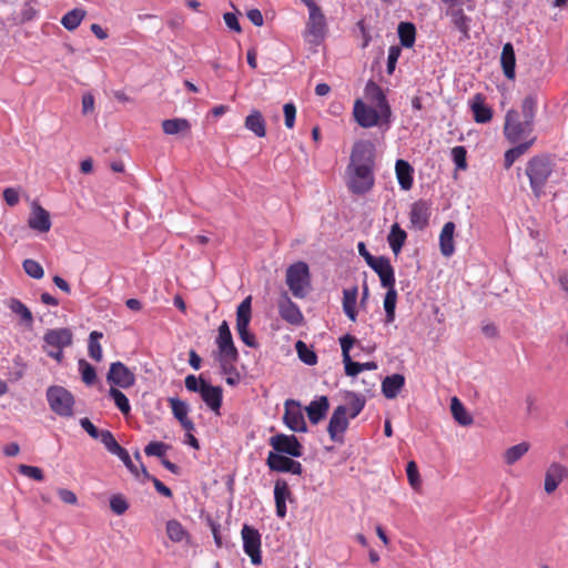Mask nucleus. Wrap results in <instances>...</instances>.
I'll list each match as a JSON object with an SVG mask.
<instances>
[{
    "label": "nucleus",
    "instance_id": "nucleus-27",
    "mask_svg": "<svg viewBox=\"0 0 568 568\" xmlns=\"http://www.w3.org/2000/svg\"><path fill=\"white\" fill-rule=\"evenodd\" d=\"M278 313L285 322L292 325H300L303 322V314L301 310L287 296L278 304Z\"/></svg>",
    "mask_w": 568,
    "mask_h": 568
},
{
    "label": "nucleus",
    "instance_id": "nucleus-16",
    "mask_svg": "<svg viewBox=\"0 0 568 568\" xmlns=\"http://www.w3.org/2000/svg\"><path fill=\"white\" fill-rule=\"evenodd\" d=\"M106 379L113 386L129 388L134 385L135 375L122 362H114L110 365Z\"/></svg>",
    "mask_w": 568,
    "mask_h": 568
},
{
    "label": "nucleus",
    "instance_id": "nucleus-19",
    "mask_svg": "<svg viewBox=\"0 0 568 568\" xmlns=\"http://www.w3.org/2000/svg\"><path fill=\"white\" fill-rule=\"evenodd\" d=\"M103 445L109 453L118 456L122 460L131 474H133L135 477H139V468L133 464L129 452L119 445L113 435H104Z\"/></svg>",
    "mask_w": 568,
    "mask_h": 568
},
{
    "label": "nucleus",
    "instance_id": "nucleus-1",
    "mask_svg": "<svg viewBox=\"0 0 568 568\" xmlns=\"http://www.w3.org/2000/svg\"><path fill=\"white\" fill-rule=\"evenodd\" d=\"M375 146L369 141L354 143L346 169L347 187L356 195L368 193L375 184Z\"/></svg>",
    "mask_w": 568,
    "mask_h": 568
},
{
    "label": "nucleus",
    "instance_id": "nucleus-26",
    "mask_svg": "<svg viewBox=\"0 0 568 568\" xmlns=\"http://www.w3.org/2000/svg\"><path fill=\"white\" fill-rule=\"evenodd\" d=\"M328 409H329V402L326 396H320L317 399L312 400L305 407L307 417L313 425H316L322 419H324Z\"/></svg>",
    "mask_w": 568,
    "mask_h": 568
},
{
    "label": "nucleus",
    "instance_id": "nucleus-51",
    "mask_svg": "<svg viewBox=\"0 0 568 568\" xmlns=\"http://www.w3.org/2000/svg\"><path fill=\"white\" fill-rule=\"evenodd\" d=\"M141 473L143 475V477L148 480H151L154 485V488L155 490L165 496V497H172V490L165 486L160 479H158L156 477L152 476L145 468V466L143 464H141Z\"/></svg>",
    "mask_w": 568,
    "mask_h": 568
},
{
    "label": "nucleus",
    "instance_id": "nucleus-18",
    "mask_svg": "<svg viewBox=\"0 0 568 568\" xmlns=\"http://www.w3.org/2000/svg\"><path fill=\"white\" fill-rule=\"evenodd\" d=\"M202 382L201 398L206 406L216 415H220V409L223 403V389L221 386H213L206 381Z\"/></svg>",
    "mask_w": 568,
    "mask_h": 568
},
{
    "label": "nucleus",
    "instance_id": "nucleus-14",
    "mask_svg": "<svg viewBox=\"0 0 568 568\" xmlns=\"http://www.w3.org/2000/svg\"><path fill=\"white\" fill-rule=\"evenodd\" d=\"M353 114L362 128H373L383 122L382 112L377 108L365 104L362 100L354 103Z\"/></svg>",
    "mask_w": 568,
    "mask_h": 568
},
{
    "label": "nucleus",
    "instance_id": "nucleus-48",
    "mask_svg": "<svg viewBox=\"0 0 568 568\" xmlns=\"http://www.w3.org/2000/svg\"><path fill=\"white\" fill-rule=\"evenodd\" d=\"M346 397L349 399V418H355L365 407V398L354 392H347Z\"/></svg>",
    "mask_w": 568,
    "mask_h": 568
},
{
    "label": "nucleus",
    "instance_id": "nucleus-55",
    "mask_svg": "<svg viewBox=\"0 0 568 568\" xmlns=\"http://www.w3.org/2000/svg\"><path fill=\"white\" fill-rule=\"evenodd\" d=\"M452 159L457 170L467 169V151L465 146L458 145L452 149Z\"/></svg>",
    "mask_w": 568,
    "mask_h": 568
},
{
    "label": "nucleus",
    "instance_id": "nucleus-39",
    "mask_svg": "<svg viewBox=\"0 0 568 568\" xmlns=\"http://www.w3.org/2000/svg\"><path fill=\"white\" fill-rule=\"evenodd\" d=\"M450 410L454 419L462 426H469L473 424L474 419L466 410L463 403L457 398L453 397L450 402Z\"/></svg>",
    "mask_w": 568,
    "mask_h": 568
},
{
    "label": "nucleus",
    "instance_id": "nucleus-61",
    "mask_svg": "<svg viewBox=\"0 0 568 568\" xmlns=\"http://www.w3.org/2000/svg\"><path fill=\"white\" fill-rule=\"evenodd\" d=\"M283 111L285 118V125L287 129H292L295 123L296 108L292 102H290L284 104Z\"/></svg>",
    "mask_w": 568,
    "mask_h": 568
},
{
    "label": "nucleus",
    "instance_id": "nucleus-24",
    "mask_svg": "<svg viewBox=\"0 0 568 568\" xmlns=\"http://www.w3.org/2000/svg\"><path fill=\"white\" fill-rule=\"evenodd\" d=\"M429 216L430 206L426 201L419 200L413 203L409 220L414 227L424 230L428 225Z\"/></svg>",
    "mask_w": 568,
    "mask_h": 568
},
{
    "label": "nucleus",
    "instance_id": "nucleus-40",
    "mask_svg": "<svg viewBox=\"0 0 568 568\" xmlns=\"http://www.w3.org/2000/svg\"><path fill=\"white\" fill-rule=\"evenodd\" d=\"M87 11L81 8H74L70 11H68L62 18H61V24L67 29L68 31L75 30L82 20L85 18Z\"/></svg>",
    "mask_w": 568,
    "mask_h": 568
},
{
    "label": "nucleus",
    "instance_id": "nucleus-59",
    "mask_svg": "<svg viewBox=\"0 0 568 568\" xmlns=\"http://www.w3.org/2000/svg\"><path fill=\"white\" fill-rule=\"evenodd\" d=\"M406 474L410 486L415 489L418 488L420 486V478L418 467L414 460L408 462L406 466Z\"/></svg>",
    "mask_w": 568,
    "mask_h": 568
},
{
    "label": "nucleus",
    "instance_id": "nucleus-62",
    "mask_svg": "<svg viewBox=\"0 0 568 568\" xmlns=\"http://www.w3.org/2000/svg\"><path fill=\"white\" fill-rule=\"evenodd\" d=\"M400 55V48L396 45H392L388 50L387 57V72L392 74L395 70L397 60Z\"/></svg>",
    "mask_w": 568,
    "mask_h": 568
},
{
    "label": "nucleus",
    "instance_id": "nucleus-37",
    "mask_svg": "<svg viewBox=\"0 0 568 568\" xmlns=\"http://www.w3.org/2000/svg\"><path fill=\"white\" fill-rule=\"evenodd\" d=\"M245 128L258 138H263L266 134L265 120L260 111H253L246 116Z\"/></svg>",
    "mask_w": 568,
    "mask_h": 568
},
{
    "label": "nucleus",
    "instance_id": "nucleus-58",
    "mask_svg": "<svg viewBox=\"0 0 568 568\" xmlns=\"http://www.w3.org/2000/svg\"><path fill=\"white\" fill-rule=\"evenodd\" d=\"M18 471L21 475L32 478L37 481H42L44 479L43 470L37 466H29L22 464L18 467Z\"/></svg>",
    "mask_w": 568,
    "mask_h": 568
},
{
    "label": "nucleus",
    "instance_id": "nucleus-22",
    "mask_svg": "<svg viewBox=\"0 0 568 568\" xmlns=\"http://www.w3.org/2000/svg\"><path fill=\"white\" fill-rule=\"evenodd\" d=\"M28 225L30 229L41 233L49 232L51 229V220L49 212L37 202H33L31 213L28 220Z\"/></svg>",
    "mask_w": 568,
    "mask_h": 568
},
{
    "label": "nucleus",
    "instance_id": "nucleus-32",
    "mask_svg": "<svg viewBox=\"0 0 568 568\" xmlns=\"http://www.w3.org/2000/svg\"><path fill=\"white\" fill-rule=\"evenodd\" d=\"M500 63H501L505 77L509 80H513L516 74V72H515L516 55H515L514 47L510 42L505 43L503 47Z\"/></svg>",
    "mask_w": 568,
    "mask_h": 568
},
{
    "label": "nucleus",
    "instance_id": "nucleus-30",
    "mask_svg": "<svg viewBox=\"0 0 568 568\" xmlns=\"http://www.w3.org/2000/svg\"><path fill=\"white\" fill-rule=\"evenodd\" d=\"M455 223L454 222H446L440 231L439 234V248L440 253L445 257H449L455 252V244H454V232H455Z\"/></svg>",
    "mask_w": 568,
    "mask_h": 568
},
{
    "label": "nucleus",
    "instance_id": "nucleus-52",
    "mask_svg": "<svg viewBox=\"0 0 568 568\" xmlns=\"http://www.w3.org/2000/svg\"><path fill=\"white\" fill-rule=\"evenodd\" d=\"M79 369H80L83 383H85L87 385L94 384V382L97 379V372H95V368L91 364H89L85 359H80L79 361Z\"/></svg>",
    "mask_w": 568,
    "mask_h": 568
},
{
    "label": "nucleus",
    "instance_id": "nucleus-21",
    "mask_svg": "<svg viewBox=\"0 0 568 568\" xmlns=\"http://www.w3.org/2000/svg\"><path fill=\"white\" fill-rule=\"evenodd\" d=\"M293 494L288 487V484L285 479L278 478L274 484V500L276 508V516L278 518H285L287 508L286 501H292Z\"/></svg>",
    "mask_w": 568,
    "mask_h": 568
},
{
    "label": "nucleus",
    "instance_id": "nucleus-4",
    "mask_svg": "<svg viewBox=\"0 0 568 568\" xmlns=\"http://www.w3.org/2000/svg\"><path fill=\"white\" fill-rule=\"evenodd\" d=\"M286 284L292 294L303 298L310 287V268L305 262H296L286 270Z\"/></svg>",
    "mask_w": 568,
    "mask_h": 568
},
{
    "label": "nucleus",
    "instance_id": "nucleus-49",
    "mask_svg": "<svg viewBox=\"0 0 568 568\" xmlns=\"http://www.w3.org/2000/svg\"><path fill=\"white\" fill-rule=\"evenodd\" d=\"M80 425L93 439H100L102 444L104 435H113L108 429L99 430L88 417L81 418Z\"/></svg>",
    "mask_w": 568,
    "mask_h": 568
},
{
    "label": "nucleus",
    "instance_id": "nucleus-64",
    "mask_svg": "<svg viewBox=\"0 0 568 568\" xmlns=\"http://www.w3.org/2000/svg\"><path fill=\"white\" fill-rule=\"evenodd\" d=\"M58 496L59 498L64 503V504H68V505H75L78 503V497L77 495L70 490V489H67V488H59L58 489Z\"/></svg>",
    "mask_w": 568,
    "mask_h": 568
},
{
    "label": "nucleus",
    "instance_id": "nucleus-28",
    "mask_svg": "<svg viewBox=\"0 0 568 568\" xmlns=\"http://www.w3.org/2000/svg\"><path fill=\"white\" fill-rule=\"evenodd\" d=\"M395 172L400 189L410 190L414 183L413 166L406 160L399 159L395 163Z\"/></svg>",
    "mask_w": 568,
    "mask_h": 568
},
{
    "label": "nucleus",
    "instance_id": "nucleus-6",
    "mask_svg": "<svg viewBox=\"0 0 568 568\" xmlns=\"http://www.w3.org/2000/svg\"><path fill=\"white\" fill-rule=\"evenodd\" d=\"M327 34L326 18L321 9L308 10V19L303 32L305 41L314 47H318Z\"/></svg>",
    "mask_w": 568,
    "mask_h": 568
},
{
    "label": "nucleus",
    "instance_id": "nucleus-57",
    "mask_svg": "<svg viewBox=\"0 0 568 568\" xmlns=\"http://www.w3.org/2000/svg\"><path fill=\"white\" fill-rule=\"evenodd\" d=\"M169 448L170 446L162 442H151L145 446L144 453L148 456L163 458Z\"/></svg>",
    "mask_w": 568,
    "mask_h": 568
},
{
    "label": "nucleus",
    "instance_id": "nucleus-5",
    "mask_svg": "<svg viewBox=\"0 0 568 568\" xmlns=\"http://www.w3.org/2000/svg\"><path fill=\"white\" fill-rule=\"evenodd\" d=\"M47 400L53 413L61 417L73 415L74 396L67 388L58 385L47 389Z\"/></svg>",
    "mask_w": 568,
    "mask_h": 568
},
{
    "label": "nucleus",
    "instance_id": "nucleus-25",
    "mask_svg": "<svg viewBox=\"0 0 568 568\" xmlns=\"http://www.w3.org/2000/svg\"><path fill=\"white\" fill-rule=\"evenodd\" d=\"M485 101L486 98L481 93L475 94L469 100V106L477 123H487L493 118V110Z\"/></svg>",
    "mask_w": 568,
    "mask_h": 568
},
{
    "label": "nucleus",
    "instance_id": "nucleus-42",
    "mask_svg": "<svg viewBox=\"0 0 568 568\" xmlns=\"http://www.w3.org/2000/svg\"><path fill=\"white\" fill-rule=\"evenodd\" d=\"M530 448V444L521 442L506 449L504 453V460L507 465L517 463Z\"/></svg>",
    "mask_w": 568,
    "mask_h": 568
},
{
    "label": "nucleus",
    "instance_id": "nucleus-2",
    "mask_svg": "<svg viewBox=\"0 0 568 568\" xmlns=\"http://www.w3.org/2000/svg\"><path fill=\"white\" fill-rule=\"evenodd\" d=\"M538 108L536 93L527 94L520 109H510L505 115L504 135L513 144L529 140L534 132L535 118Z\"/></svg>",
    "mask_w": 568,
    "mask_h": 568
},
{
    "label": "nucleus",
    "instance_id": "nucleus-29",
    "mask_svg": "<svg viewBox=\"0 0 568 568\" xmlns=\"http://www.w3.org/2000/svg\"><path fill=\"white\" fill-rule=\"evenodd\" d=\"M447 16L450 17L454 27L462 33V40L470 38V21L471 19L464 13L462 8H450L447 10Z\"/></svg>",
    "mask_w": 568,
    "mask_h": 568
},
{
    "label": "nucleus",
    "instance_id": "nucleus-35",
    "mask_svg": "<svg viewBox=\"0 0 568 568\" xmlns=\"http://www.w3.org/2000/svg\"><path fill=\"white\" fill-rule=\"evenodd\" d=\"M8 307L12 313L18 315L21 320V323L27 327H32L33 324V315L31 311L18 298L12 297L8 302Z\"/></svg>",
    "mask_w": 568,
    "mask_h": 568
},
{
    "label": "nucleus",
    "instance_id": "nucleus-38",
    "mask_svg": "<svg viewBox=\"0 0 568 568\" xmlns=\"http://www.w3.org/2000/svg\"><path fill=\"white\" fill-rule=\"evenodd\" d=\"M162 130L168 135L185 133L191 130V123L183 118L168 119L162 122Z\"/></svg>",
    "mask_w": 568,
    "mask_h": 568
},
{
    "label": "nucleus",
    "instance_id": "nucleus-23",
    "mask_svg": "<svg viewBox=\"0 0 568 568\" xmlns=\"http://www.w3.org/2000/svg\"><path fill=\"white\" fill-rule=\"evenodd\" d=\"M72 332L67 327L49 329L43 336L44 346L51 348L68 347L72 344Z\"/></svg>",
    "mask_w": 568,
    "mask_h": 568
},
{
    "label": "nucleus",
    "instance_id": "nucleus-60",
    "mask_svg": "<svg viewBox=\"0 0 568 568\" xmlns=\"http://www.w3.org/2000/svg\"><path fill=\"white\" fill-rule=\"evenodd\" d=\"M219 335L216 337V345L233 341L232 333L226 321H223L219 326Z\"/></svg>",
    "mask_w": 568,
    "mask_h": 568
},
{
    "label": "nucleus",
    "instance_id": "nucleus-17",
    "mask_svg": "<svg viewBox=\"0 0 568 568\" xmlns=\"http://www.w3.org/2000/svg\"><path fill=\"white\" fill-rule=\"evenodd\" d=\"M566 478H568V468L560 463H551L545 474V491L552 494Z\"/></svg>",
    "mask_w": 568,
    "mask_h": 568
},
{
    "label": "nucleus",
    "instance_id": "nucleus-15",
    "mask_svg": "<svg viewBox=\"0 0 568 568\" xmlns=\"http://www.w3.org/2000/svg\"><path fill=\"white\" fill-rule=\"evenodd\" d=\"M346 414L347 407L339 405L334 409L329 418L327 432L333 442L343 443V434L347 430L349 424Z\"/></svg>",
    "mask_w": 568,
    "mask_h": 568
},
{
    "label": "nucleus",
    "instance_id": "nucleus-20",
    "mask_svg": "<svg viewBox=\"0 0 568 568\" xmlns=\"http://www.w3.org/2000/svg\"><path fill=\"white\" fill-rule=\"evenodd\" d=\"M368 266L378 275L383 287L395 286V272L388 257L377 256Z\"/></svg>",
    "mask_w": 568,
    "mask_h": 568
},
{
    "label": "nucleus",
    "instance_id": "nucleus-50",
    "mask_svg": "<svg viewBox=\"0 0 568 568\" xmlns=\"http://www.w3.org/2000/svg\"><path fill=\"white\" fill-rule=\"evenodd\" d=\"M173 416L179 420L187 418L189 406L185 402L176 397L169 398Z\"/></svg>",
    "mask_w": 568,
    "mask_h": 568
},
{
    "label": "nucleus",
    "instance_id": "nucleus-31",
    "mask_svg": "<svg viewBox=\"0 0 568 568\" xmlns=\"http://www.w3.org/2000/svg\"><path fill=\"white\" fill-rule=\"evenodd\" d=\"M405 385V377L402 374L386 376L382 382V393L387 399H394Z\"/></svg>",
    "mask_w": 568,
    "mask_h": 568
},
{
    "label": "nucleus",
    "instance_id": "nucleus-8",
    "mask_svg": "<svg viewBox=\"0 0 568 568\" xmlns=\"http://www.w3.org/2000/svg\"><path fill=\"white\" fill-rule=\"evenodd\" d=\"M355 342L356 338L349 334L339 338L345 373L347 376L352 377L358 375L362 371H374L377 368V364L375 362L358 363L352 359L349 352Z\"/></svg>",
    "mask_w": 568,
    "mask_h": 568
},
{
    "label": "nucleus",
    "instance_id": "nucleus-56",
    "mask_svg": "<svg viewBox=\"0 0 568 568\" xmlns=\"http://www.w3.org/2000/svg\"><path fill=\"white\" fill-rule=\"evenodd\" d=\"M220 357L219 358H226L229 361H237L239 359V352L237 348L234 345V342H226L217 345Z\"/></svg>",
    "mask_w": 568,
    "mask_h": 568
},
{
    "label": "nucleus",
    "instance_id": "nucleus-3",
    "mask_svg": "<svg viewBox=\"0 0 568 568\" xmlns=\"http://www.w3.org/2000/svg\"><path fill=\"white\" fill-rule=\"evenodd\" d=\"M554 162L548 154L532 156L526 164L525 173L529 179L532 194L539 199L545 194V186L554 172Z\"/></svg>",
    "mask_w": 568,
    "mask_h": 568
},
{
    "label": "nucleus",
    "instance_id": "nucleus-54",
    "mask_svg": "<svg viewBox=\"0 0 568 568\" xmlns=\"http://www.w3.org/2000/svg\"><path fill=\"white\" fill-rule=\"evenodd\" d=\"M110 508L115 515L121 516L129 509V503L122 494H115L110 498Z\"/></svg>",
    "mask_w": 568,
    "mask_h": 568
},
{
    "label": "nucleus",
    "instance_id": "nucleus-43",
    "mask_svg": "<svg viewBox=\"0 0 568 568\" xmlns=\"http://www.w3.org/2000/svg\"><path fill=\"white\" fill-rule=\"evenodd\" d=\"M387 292L384 297V310L386 313V323H393L395 320V308L397 302V292L395 286H386Z\"/></svg>",
    "mask_w": 568,
    "mask_h": 568
},
{
    "label": "nucleus",
    "instance_id": "nucleus-53",
    "mask_svg": "<svg viewBox=\"0 0 568 568\" xmlns=\"http://www.w3.org/2000/svg\"><path fill=\"white\" fill-rule=\"evenodd\" d=\"M22 266L24 272L32 278L40 280L44 275L41 264L32 258L24 260Z\"/></svg>",
    "mask_w": 568,
    "mask_h": 568
},
{
    "label": "nucleus",
    "instance_id": "nucleus-9",
    "mask_svg": "<svg viewBox=\"0 0 568 568\" xmlns=\"http://www.w3.org/2000/svg\"><path fill=\"white\" fill-rule=\"evenodd\" d=\"M273 453L291 457H301L303 455V445L295 435L276 434L268 439Z\"/></svg>",
    "mask_w": 568,
    "mask_h": 568
},
{
    "label": "nucleus",
    "instance_id": "nucleus-36",
    "mask_svg": "<svg viewBox=\"0 0 568 568\" xmlns=\"http://www.w3.org/2000/svg\"><path fill=\"white\" fill-rule=\"evenodd\" d=\"M407 239L406 232L397 224H393L387 236V242L395 255H398Z\"/></svg>",
    "mask_w": 568,
    "mask_h": 568
},
{
    "label": "nucleus",
    "instance_id": "nucleus-47",
    "mask_svg": "<svg viewBox=\"0 0 568 568\" xmlns=\"http://www.w3.org/2000/svg\"><path fill=\"white\" fill-rule=\"evenodd\" d=\"M166 534L170 540L180 542L186 536V530L180 521L172 519L166 523Z\"/></svg>",
    "mask_w": 568,
    "mask_h": 568
},
{
    "label": "nucleus",
    "instance_id": "nucleus-41",
    "mask_svg": "<svg viewBox=\"0 0 568 568\" xmlns=\"http://www.w3.org/2000/svg\"><path fill=\"white\" fill-rule=\"evenodd\" d=\"M398 37L404 48H412L415 43L416 28L410 22H400L398 24Z\"/></svg>",
    "mask_w": 568,
    "mask_h": 568
},
{
    "label": "nucleus",
    "instance_id": "nucleus-12",
    "mask_svg": "<svg viewBox=\"0 0 568 568\" xmlns=\"http://www.w3.org/2000/svg\"><path fill=\"white\" fill-rule=\"evenodd\" d=\"M283 415L284 424L295 433H306L307 425L301 408V403L295 399H286Z\"/></svg>",
    "mask_w": 568,
    "mask_h": 568
},
{
    "label": "nucleus",
    "instance_id": "nucleus-33",
    "mask_svg": "<svg viewBox=\"0 0 568 568\" xmlns=\"http://www.w3.org/2000/svg\"><path fill=\"white\" fill-rule=\"evenodd\" d=\"M535 141L536 138L532 136L527 141H520L516 143L517 145L507 150L505 152V168L509 169L518 158L524 155L531 148Z\"/></svg>",
    "mask_w": 568,
    "mask_h": 568
},
{
    "label": "nucleus",
    "instance_id": "nucleus-63",
    "mask_svg": "<svg viewBox=\"0 0 568 568\" xmlns=\"http://www.w3.org/2000/svg\"><path fill=\"white\" fill-rule=\"evenodd\" d=\"M201 381H204L201 376L196 377L195 375H187L184 381L186 389L193 393H201Z\"/></svg>",
    "mask_w": 568,
    "mask_h": 568
},
{
    "label": "nucleus",
    "instance_id": "nucleus-10",
    "mask_svg": "<svg viewBox=\"0 0 568 568\" xmlns=\"http://www.w3.org/2000/svg\"><path fill=\"white\" fill-rule=\"evenodd\" d=\"M244 552L251 558L253 565H261V534L250 525H244L241 531Z\"/></svg>",
    "mask_w": 568,
    "mask_h": 568
},
{
    "label": "nucleus",
    "instance_id": "nucleus-45",
    "mask_svg": "<svg viewBox=\"0 0 568 568\" xmlns=\"http://www.w3.org/2000/svg\"><path fill=\"white\" fill-rule=\"evenodd\" d=\"M109 396L113 399L115 406L123 415H128L130 413V402L124 393L112 386L109 390Z\"/></svg>",
    "mask_w": 568,
    "mask_h": 568
},
{
    "label": "nucleus",
    "instance_id": "nucleus-44",
    "mask_svg": "<svg viewBox=\"0 0 568 568\" xmlns=\"http://www.w3.org/2000/svg\"><path fill=\"white\" fill-rule=\"evenodd\" d=\"M102 337H103V334L98 331H93L89 335V345H88L89 356L97 362H100L102 359V347L100 344V339Z\"/></svg>",
    "mask_w": 568,
    "mask_h": 568
},
{
    "label": "nucleus",
    "instance_id": "nucleus-13",
    "mask_svg": "<svg viewBox=\"0 0 568 568\" xmlns=\"http://www.w3.org/2000/svg\"><path fill=\"white\" fill-rule=\"evenodd\" d=\"M365 97L368 101L375 103V106L382 112L383 122L389 124L392 119L390 105L382 88L373 80H369L365 85Z\"/></svg>",
    "mask_w": 568,
    "mask_h": 568
},
{
    "label": "nucleus",
    "instance_id": "nucleus-34",
    "mask_svg": "<svg viewBox=\"0 0 568 568\" xmlns=\"http://www.w3.org/2000/svg\"><path fill=\"white\" fill-rule=\"evenodd\" d=\"M357 286L346 288L343 291V311L345 315L355 322L357 317L356 313V301H357Z\"/></svg>",
    "mask_w": 568,
    "mask_h": 568
},
{
    "label": "nucleus",
    "instance_id": "nucleus-7",
    "mask_svg": "<svg viewBox=\"0 0 568 568\" xmlns=\"http://www.w3.org/2000/svg\"><path fill=\"white\" fill-rule=\"evenodd\" d=\"M252 318V296L245 297L236 310V331L241 341L248 347L256 348L258 343L248 326Z\"/></svg>",
    "mask_w": 568,
    "mask_h": 568
},
{
    "label": "nucleus",
    "instance_id": "nucleus-11",
    "mask_svg": "<svg viewBox=\"0 0 568 568\" xmlns=\"http://www.w3.org/2000/svg\"><path fill=\"white\" fill-rule=\"evenodd\" d=\"M294 458L295 457L268 452L266 458V466L271 471L290 473L292 475L301 476L303 474L304 468L302 464L295 460Z\"/></svg>",
    "mask_w": 568,
    "mask_h": 568
},
{
    "label": "nucleus",
    "instance_id": "nucleus-46",
    "mask_svg": "<svg viewBox=\"0 0 568 568\" xmlns=\"http://www.w3.org/2000/svg\"><path fill=\"white\" fill-rule=\"evenodd\" d=\"M298 358L306 365H315L317 363L316 353L311 349L304 342L297 341L295 345Z\"/></svg>",
    "mask_w": 568,
    "mask_h": 568
}]
</instances>
